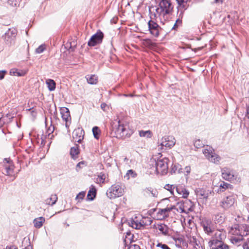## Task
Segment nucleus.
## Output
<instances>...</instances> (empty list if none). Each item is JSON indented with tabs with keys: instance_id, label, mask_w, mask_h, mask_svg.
<instances>
[{
	"instance_id": "obj_1",
	"label": "nucleus",
	"mask_w": 249,
	"mask_h": 249,
	"mask_svg": "<svg viewBox=\"0 0 249 249\" xmlns=\"http://www.w3.org/2000/svg\"><path fill=\"white\" fill-rule=\"evenodd\" d=\"M171 13H166L164 15L159 14L156 10L149 9V17L150 20L148 22V30L151 35L155 37L159 35L160 31L161 29L158 24V19L162 23L168 19Z\"/></svg>"
},
{
	"instance_id": "obj_2",
	"label": "nucleus",
	"mask_w": 249,
	"mask_h": 249,
	"mask_svg": "<svg viewBox=\"0 0 249 249\" xmlns=\"http://www.w3.org/2000/svg\"><path fill=\"white\" fill-rule=\"evenodd\" d=\"M113 130L114 131L115 137L118 139H124L130 137L133 133L127 123L119 121L115 124L114 123Z\"/></svg>"
},
{
	"instance_id": "obj_3",
	"label": "nucleus",
	"mask_w": 249,
	"mask_h": 249,
	"mask_svg": "<svg viewBox=\"0 0 249 249\" xmlns=\"http://www.w3.org/2000/svg\"><path fill=\"white\" fill-rule=\"evenodd\" d=\"M124 193V186L121 184H114L107 190L106 195L109 199H115L122 196Z\"/></svg>"
},
{
	"instance_id": "obj_4",
	"label": "nucleus",
	"mask_w": 249,
	"mask_h": 249,
	"mask_svg": "<svg viewBox=\"0 0 249 249\" xmlns=\"http://www.w3.org/2000/svg\"><path fill=\"white\" fill-rule=\"evenodd\" d=\"M169 159L167 158H160L155 162V172L157 174L164 175L167 173Z\"/></svg>"
},
{
	"instance_id": "obj_5",
	"label": "nucleus",
	"mask_w": 249,
	"mask_h": 249,
	"mask_svg": "<svg viewBox=\"0 0 249 249\" xmlns=\"http://www.w3.org/2000/svg\"><path fill=\"white\" fill-rule=\"evenodd\" d=\"M231 235H235L243 236L249 234V227L246 224L234 225L231 227L229 231Z\"/></svg>"
},
{
	"instance_id": "obj_6",
	"label": "nucleus",
	"mask_w": 249,
	"mask_h": 249,
	"mask_svg": "<svg viewBox=\"0 0 249 249\" xmlns=\"http://www.w3.org/2000/svg\"><path fill=\"white\" fill-rule=\"evenodd\" d=\"M237 196L235 194H231L225 197L220 202V206L224 210H228L234 206L236 203Z\"/></svg>"
},
{
	"instance_id": "obj_7",
	"label": "nucleus",
	"mask_w": 249,
	"mask_h": 249,
	"mask_svg": "<svg viewBox=\"0 0 249 249\" xmlns=\"http://www.w3.org/2000/svg\"><path fill=\"white\" fill-rule=\"evenodd\" d=\"M203 153L206 158L213 163L218 164L221 160L220 156L214 153L213 149L211 147L207 146L203 150Z\"/></svg>"
},
{
	"instance_id": "obj_8",
	"label": "nucleus",
	"mask_w": 249,
	"mask_h": 249,
	"mask_svg": "<svg viewBox=\"0 0 249 249\" xmlns=\"http://www.w3.org/2000/svg\"><path fill=\"white\" fill-rule=\"evenodd\" d=\"M176 143L175 138L172 136H165L163 137L160 143L158 145V148L162 150L166 148H171Z\"/></svg>"
},
{
	"instance_id": "obj_9",
	"label": "nucleus",
	"mask_w": 249,
	"mask_h": 249,
	"mask_svg": "<svg viewBox=\"0 0 249 249\" xmlns=\"http://www.w3.org/2000/svg\"><path fill=\"white\" fill-rule=\"evenodd\" d=\"M226 237V232L223 230H216L214 235L212 237L208 244L214 242V243H223V240Z\"/></svg>"
},
{
	"instance_id": "obj_10",
	"label": "nucleus",
	"mask_w": 249,
	"mask_h": 249,
	"mask_svg": "<svg viewBox=\"0 0 249 249\" xmlns=\"http://www.w3.org/2000/svg\"><path fill=\"white\" fill-rule=\"evenodd\" d=\"M104 38V34L100 30L97 32L90 37L88 44L89 46H95L102 42Z\"/></svg>"
},
{
	"instance_id": "obj_11",
	"label": "nucleus",
	"mask_w": 249,
	"mask_h": 249,
	"mask_svg": "<svg viewBox=\"0 0 249 249\" xmlns=\"http://www.w3.org/2000/svg\"><path fill=\"white\" fill-rule=\"evenodd\" d=\"M174 209H175L174 206H167L163 209H159L156 213V217L159 220L164 219L169 216V213Z\"/></svg>"
},
{
	"instance_id": "obj_12",
	"label": "nucleus",
	"mask_w": 249,
	"mask_h": 249,
	"mask_svg": "<svg viewBox=\"0 0 249 249\" xmlns=\"http://www.w3.org/2000/svg\"><path fill=\"white\" fill-rule=\"evenodd\" d=\"M201 226L204 231L207 234L210 235L214 231L213 224L211 219H203L201 222Z\"/></svg>"
},
{
	"instance_id": "obj_13",
	"label": "nucleus",
	"mask_w": 249,
	"mask_h": 249,
	"mask_svg": "<svg viewBox=\"0 0 249 249\" xmlns=\"http://www.w3.org/2000/svg\"><path fill=\"white\" fill-rule=\"evenodd\" d=\"M4 174L8 176H12L14 172V166L13 162L10 159H5L4 160Z\"/></svg>"
},
{
	"instance_id": "obj_14",
	"label": "nucleus",
	"mask_w": 249,
	"mask_h": 249,
	"mask_svg": "<svg viewBox=\"0 0 249 249\" xmlns=\"http://www.w3.org/2000/svg\"><path fill=\"white\" fill-rule=\"evenodd\" d=\"M196 194L199 199L206 200L211 194V191L204 189H197L195 191Z\"/></svg>"
},
{
	"instance_id": "obj_15",
	"label": "nucleus",
	"mask_w": 249,
	"mask_h": 249,
	"mask_svg": "<svg viewBox=\"0 0 249 249\" xmlns=\"http://www.w3.org/2000/svg\"><path fill=\"white\" fill-rule=\"evenodd\" d=\"M84 131L80 128H77L72 133V138L74 142H81L84 138Z\"/></svg>"
},
{
	"instance_id": "obj_16",
	"label": "nucleus",
	"mask_w": 249,
	"mask_h": 249,
	"mask_svg": "<svg viewBox=\"0 0 249 249\" xmlns=\"http://www.w3.org/2000/svg\"><path fill=\"white\" fill-rule=\"evenodd\" d=\"M145 223L143 220L139 221L137 217L132 218L129 222V225L135 229H140L143 227Z\"/></svg>"
},
{
	"instance_id": "obj_17",
	"label": "nucleus",
	"mask_w": 249,
	"mask_h": 249,
	"mask_svg": "<svg viewBox=\"0 0 249 249\" xmlns=\"http://www.w3.org/2000/svg\"><path fill=\"white\" fill-rule=\"evenodd\" d=\"M143 195L147 197H157L158 192L157 190L152 188H147L142 191Z\"/></svg>"
},
{
	"instance_id": "obj_18",
	"label": "nucleus",
	"mask_w": 249,
	"mask_h": 249,
	"mask_svg": "<svg viewBox=\"0 0 249 249\" xmlns=\"http://www.w3.org/2000/svg\"><path fill=\"white\" fill-rule=\"evenodd\" d=\"M62 118L66 122V127L68 128L70 124L71 116L70 111L67 108H65L61 111Z\"/></svg>"
},
{
	"instance_id": "obj_19",
	"label": "nucleus",
	"mask_w": 249,
	"mask_h": 249,
	"mask_svg": "<svg viewBox=\"0 0 249 249\" xmlns=\"http://www.w3.org/2000/svg\"><path fill=\"white\" fill-rule=\"evenodd\" d=\"M154 228L160 231V232L164 235H166L168 232V228L164 224L155 223L154 225Z\"/></svg>"
},
{
	"instance_id": "obj_20",
	"label": "nucleus",
	"mask_w": 249,
	"mask_h": 249,
	"mask_svg": "<svg viewBox=\"0 0 249 249\" xmlns=\"http://www.w3.org/2000/svg\"><path fill=\"white\" fill-rule=\"evenodd\" d=\"M210 249H230L228 245L224 243L208 244Z\"/></svg>"
},
{
	"instance_id": "obj_21",
	"label": "nucleus",
	"mask_w": 249,
	"mask_h": 249,
	"mask_svg": "<svg viewBox=\"0 0 249 249\" xmlns=\"http://www.w3.org/2000/svg\"><path fill=\"white\" fill-rule=\"evenodd\" d=\"M176 189L177 193L181 197L186 198L188 196L189 192L186 188L181 186H178L176 187Z\"/></svg>"
},
{
	"instance_id": "obj_22",
	"label": "nucleus",
	"mask_w": 249,
	"mask_h": 249,
	"mask_svg": "<svg viewBox=\"0 0 249 249\" xmlns=\"http://www.w3.org/2000/svg\"><path fill=\"white\" fill-rule=\"evenodd\" d=\"M222 176L226 180H231L234 178L233 173L227 168L222 170Z\"/></svg>"
},
{
	"instance_id": "obj_23",
	"label": "nucleus",
	"mask_w": 249,
	"mask_h": 249,
	"mask_svg": "<svg viewBox=\"0 0 249 249\" xmlns=\"http://www.w3.org/2000/svg\"><path fill=\"white\" fill-rule=\"evenodd\" d=\"M173 240L175 246L178 248H181L186 245L183 237H174Z\"/></svg>"
},
{
	"instance_id": "obj_24",
	"label": "nucleus",
	"mask_w": 249,
	"mask_h": 249,
	"mask_svg": "<svg viewBox=\"0 0 249 249\" xmlns=\"http://www.w3.org/2000/svg\"><path fill=\"white\" fill-rule=\"evenodd\" d=\"M45 221V218L41 216L35 218L33 221V224L35 228L39 229L42 226Z\"/></svg>"
},
{
	"instance_id": "obj_25",
	"label": "nucleus",
	"mask_w": 249,
	"mask_h": 249,
	"mask_svg": "<svg viewBox=\"0 0 249 249\" xmlns=\"http://www.w3.org/2000/svg\"><path fill=\"white\" fill-rule=\"evenodd\" d=\"M9 73L11 75L21 76L26 74V71L14 68L10 70Z\"/></svg>"
},
{
	"instance_id": "obj_26",
	"label": "nucleus",
	"mask_w": 249,
	"mask_h": 249,
	"mask_svg": "<svg viewBox=\"0 0 249 249\" xmlns=\"http://www.w3.org/2000/svg\"><path fill=\"white\" fill-rule=\"evenodd\" d=\"M96 190L93 185H91L88 192L87 197L89 200H92L95 197Z\"/></svg>"
},
{
	"instance_id": "obj_27",
	"label": "nucleus",
	"mask_w": 249,
	"mask_h": 249,
	"mask_svg": "<svg viewBox=\"0 0 249 249\" xmlns=\"http://www.w3.org/2000/svg\"><path fill=\"white\" fill-rule=\"evenodd\" d=\"M230 240L231 242L236 245H238L243 240V237L239 235H231Z\"/></svg>"
},
{
	"instance_id": "obj_28",
	"label": "nucleus",
	"mask_w": 249,
	"mask_h": 249,
	"mask_svg": "<svg viewBox=\"0 0 249 249\" xmlns=\"http://www.w3.org/2000/svg\"><path fill=\"white\" fill-rule=\"evenodd\" d=\"M86 77L87 82L89 84H96L98 82V77L95 75H88Z\"/></svg>"
},
{
	"instance_id": "obj_29",
	"label": "nucleus",
	"mask_w": 249,
	"mask_h": 249,
	"mask_svg": "<svg viewBox=\"0 0 249 249\" xmlns=\"http://www.w3.org/2000/svg\"><path fill=\"white\" fill-rule=\"evenodd\" d=\"M57 200V196L55 194L51 195L49 198L45 200V203L48 205H53Z\"/></svg>"
},
{
	"instance_id": "obj_30",
	"label": "nucleus",
	"mask_w": 249,
	"mask_h": 249,
	"mask_svg": "<svg viewBox=\"0 0 249 249\" xmlns=\"http://www.w3.org/2000/svg\"><path fill=\"white\" fill-rule=\"evenodd\" d=\"M107 178V175L105 174L100 173L98 175L96 178V183L101 184L106 182V179Z\"/></svg>"
},
{
	"instance_id": "obj_31",
	"label": "nucleus",
	"mask_w": 249,
	"mask_h": 249,
	"mask_svg": "<svg viewBox=\"0 0 249 249\" xmlns=\"http://www.w3.org/2000/svg\"><path fill=\"white\" fill-rule=\"evenodd\" d=\"M225 220L224 215L222 213H219L215 215L214 217V221L215 223L221 224Z\"/></svg>"
},
{
	"instance_id": "obj_32",
	"label": "nucleus",
	"mask_w": 249,
	"mask_h": 249,
	"mask_svg": "<svg viewBox=\"0 0 249 249\" xmlns=\"http://www.w3.org/2000/svg\"><path fill=\"white\" fill-rule=\"evenodd\" d=\"M137 176V173L132 169L128 170L125 175L124 176V178L127 180H129L131 178H135Z\"/></svg>"
},
{
	"instance_id": "obj_33",
	"label": "nucleus",
	"mask_w": 249,
	"mask_h": 249,
	"mask_svg": "<svg viewBox=\"0 0 249 249\" xmlns=\"http://www.w3.org/2000/svg\"><path fill=\"white\" fill-rule=\"evenodd\" d=\"M46 83L50 91H53L55 89V83L54 80L50 79H47L46 81Z\"/></svg>"
},
{
	"instance_id": "obj_34",
	"label": "nucleus",
	"mask_w": 249,
	"mask_h": 249,
	"mask_svg": "<svg viewBox=\"0 0 249 249\" xmlns=\"http://www.w3.org/2000/svg\"><path fill=\"white\" fill-rule=\"evenodd\" d=\"M17 35L16 30L15 29H9L5 33L6 37L14 38Z\"/></svg>"
},
{
	"instance_id": "obj_35",
	"label": "nucleus",
	"mask_w": 249,
	"mask_h": 249,
	"mask_svg": "<svg viewBox=\"0 0 249 249\" xmlns=\"http://www.w3.org/2000/svg\"><path fill=\"white\" fill-rule=\"evenodd\" d=\"M139 135L141 137L150 138L152 136V133L150 130L139 131Z\"/></svg>"
},
{
	"instance_id": "obj_36",
	"label": "nucleus",
	"mask_w": 249,
	"mask_h": 249,
	"mask_svg": "<svg viewBox=\"0 0 249 249\" xmlns=\"http://www.w3.org/2000/svg\"><path fill=\"white\" fill-rule=\"evenodd\" d=\"M231 185L228 183H226L224 181H222L220 183L219 185V190L221 192H224L227 189L230 187Z\"/></svg>"
},
{
	"instance_id": "obj_37",
	"label": "nucleus",
	"mask_w": 249,
	"mask_h": 249,
	"mask_svg": "<svg viewBox=\"0 0 249 249\" xmlns=\"http://www.w3.org/2000/svg\"><path fill=\"white\" fill-rule=\"evenodd\" d=\"M79 153V150L76 146L71 148L70 154L72 158H75Z\"/></svg>"
},
{
	"instance_id": "obj_38",
	"label": "nucleus",
	"mask_w": 249,
	"mask_h": 249,
	"mask_svg": "<svg viewBox=\"0 0 249 249\" xmlns=\"http://www.w3.org/2000/svg\"><path fill=\"white\" fill-rule=\"evenodd\" d=\"M132 235L130 232H127L125 238L124 239V242L125 245H128L132 242Z\"/></svg>"
},
{
	"instance_id": "obj_39",
	"label": "nucleus",
	"mask_w": 249,
	"mask_h": 249,
	"mask_svg": "<svg viewBox=\"0 0 249 249\" xmlns=\"http://www.w3.org/2000/svg\"><path fill=\"white\" fill-rule=\"evenodd\" d=\"M92 132L95 139H98L100 134V130L97 126H94L92 128Z\"/></svg>"
},
{
	"instance_id": "obj_40",
	"label": "nucleus",
	"mask_w": 249,
	"mask_h": 249,
	"mask_svg": "<svg viewBox=\"0 0 249 249\" xmlns=\"http://www.w3.org/2000/svg\"><path fill=\"white\" fill-rule=\"evenodd\" d=\"M46 49V46L45 44H41L38 46L35 51L36 53H43Z\"/></svg>"
},
{
	"instance_id": "obj_41",
	"label": "nucleus",
	"mask_w": 249,
	"mask_h": 249,
	"mask_svg": "<svg viewBox=\"0 0 249 249\" xmlns=\"http://www.w3.org/2000/svg\"><path fill=\"white\" fill-rule=\"evenodd\" d=\"M194 146L197 148H199L202 147L204 145V143L200 139H197L194 142Z\"/></svg>"
},
{
	"instance_id": "obj_42",
	"label": "nucleus",
	"mask_w": 249,
	"mask_h": 249,
	"mask_svg": "<svg viewBox=\"0 0 249 249\" xmlns=\"http://www.w3.org/2000/svg\"><path fill=\"white\" fill-rule=\"evenodd\" d=\"M175 188V186H174L173 185L170 184H166L164 187V188L167 190L169 191L172 195H174V191Z\"/></svg>"
},
{
	"instance_id": "obj_43",
	"label": "nucleus",
	"mask_w": 249,
	"mask_h": 249,
	"mask_svg": "<svg viewBox=\"0 0 249 249\" xmlns=\"http://www.w3.org/2000/svg\"><path fill=\"white\" fill-rule=\"evenodd\" d=\"M85 196V192H80L76 196V199L78 201L82 200L84 196Z\"/></svg>"
},
{
	"instance_id": "obj_44",
	"label": "nucleus",
	"mask_w": 249,
	"mask_h": 249,
	"mask_svg": "<svg viewBox=\"0 0 249 249\" xmlns=\"http://www.w3.org/2000/svg\"><path fill=\"white\" fill-rule=\"evenodd\" d=\"M157 247L160 248L161 249H171L167 245L159 243L157 245Z\"/></svg>"
},
{
	"instance_id": "obj_45",
	"label": "nucleus",
	"mask_w": 249,
	"mask_h": 249,
	"mask_svg": "<svg viewBox=\"0 0 249 249\" xmlns=\"http://www.w3.org/2000/svg\"><path fill=\"white\" fill-rule=\"evenodd\" d=\"M101 107L104 111H107L109 109V106L104 103L101 104Z\"/></svg>"
},
{
	"instance_id": "obj_46",
	"label": "nucleus",
	"mask_w": 249,
	"mask_h": 249,
	"mask_svg": "<svg viewBox=\"0 0 249 249\" xmlns=\"http://www.w3.org/2000/svg\"><path fill=\"white\" fill-rule=\"evenodd\" d=\"M7 1L12 6H16L18 4V0H8Z\"/></svg>"
},
{
	"instance_id": "obj_47",
	"label": "nucleus",
	"mask_w": 249,
	"mask_h": 249,
	"mask_svg": "<svg viewBox=\"0 0 249 249\" xmlns=\"http://www.w3.org/2000/svg\"><path fill=\"white\" fill-rule=\"evenodd\" d=\"M243 247L244 249H249V239L244 243Z\"/></svg>"
},
{
	"instance_id": "obj_48",
	"label": "nucleus",
	"mask_w": 249,
	"mask_h": 249,
	"mask_svg": "<svg viewBox=\"0 0 249 249\" xmlns=\"http://www.w3.org/2000/svg\"><path fill=\"white\" fill-rule=\"evenodd\" d=\"M191 170V169L189 166H186L184 168V172L186 173L187 175L190 173Z\"/></svg>"
},
{
	"instance_id": "obj_49",
	"label": "nucleus",
	"mask_w": 249,
	"mask_h": 249,
	"mask_svg": "<svg viewBox=\"0 0 249 249\" xmlns=\"http://www.w3.org/2000/svg\"><path fill=\"white\" fill-rule=\"evenodd\" d=\"M6 71H0V80L3 79Z\"/></svg>"
},
{
	"instance_id": "obj_50",
	"label": "nucleus",
	"mask_w": 249,
	"mask_h": 249,
	"mask_svg": "<svg viewBox=\"0 0 249 249\" xmlns=\"http://www.w3.org/2000/svg\"><path fill=\"white\" fill-rule=\"evenodd\" d=\"M130 249H140V248L137 245H131L130 246Z\"/></svg>"
},
{
	"instance_id": "obj_51",
	"label": "nucleus",
	"mask_w": 249,
	"mask_h": 249,
	"mask_svg": "<svg viewBox=\"0 0 249 249\" xmlns=\"http://www.w3.org/2000/svg\"><path fill=\"white\" fill-rule=\"evenodd\" d=\"M69 50H71V51L73 50V48H72L71 47V43H67L66 44V48H69Z\"/></svg>"
},
{
	"instance_id": "obj_52",
	"label": "nucleus",
	"mask_w": 249,
	"mask_h": 249,
	"mask_svg": "<svg viewBox=\"0 0 249 249\" xmlns=\"http://www.w3.org/2000/svg\"><path fill=\"white\" fill-rule=\"evenodd\" d=\"M85 164V162L84 161H81V162H79L77 164V166H76V168H81L82 167V165H83Z\"/></svg>"
},
{
	"instance_id": "obj_53",
	"label": "nucleus",
	"mask_w": 249,
	"mask_h": 249,
	"mask_svg": "<svg viewBox=\"0 0 249 249\" xmlns=\"http://www.w3.org/2000/svg\"><path fill=\"white\" fill-rule=\"evenodd\" d=\"M176 0L177 1L179 5H181V4H182L184 2H186L188 0Z\"/></svg>"
},
{
	"instance_id": "obj_54",
	"label": "nucleus",
	"mask_w": 249,
	"mask_h": 249,
	"mask_svg": "<svg viewBox=\"0 0 249 249\" xmlns=\"http://www.w3.org/2000/svg\"><path fill=\"white\" fill-rule=\"evenodd\" d=\"M144 42H145L144 44H145L146 45H150L152 43L151 40H149V39L145 40L144 41Z\"/></svg>"
},
{
	"instance_id": "obj_55",
	"label": "nucleus",
	"mask_w": 249,
	"mask_h": 249,
	"mask_svg": "<svg viewBox=\"0 0 249 249\" xmlns=\"http://www.w3.org/2000/svg\"><path fill=\"white\" fill-rule=\"evenodd\" d=\"M6 249H18L17 247L14 246H10V247H7Z\"/></svg>"
},
{
	"instance_id": "obj_56",
	"label": "nucleus",
	"mask_w": 249,
	"mask_h": 249,
	"mask_svg": "<svg viewBox=\"0 0 249 249\" xmlns=\"http://www.w3.org/2000/svg\"><path fill=\"white\" fill-rule=\"evenodd\" d=\"M246 116L249 119V106L247 107Z\"/></svg>"
},
{
	"instance_id": "obj_57",
	"label": "nucleus",
	"mask_w": 249,
	"mask_h": 249,
	"mask_svg": "<svg viewBox=\"0 0 249 249\" xmlns=\"http://www.w3.org/2000/svg\"><path fill=\"white\" fill-rule=\"evenodd\" d=\"M216 2H222V0H215Z\"/></svg>"
}]
</instances>
